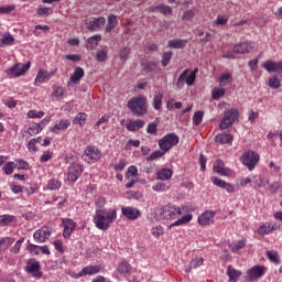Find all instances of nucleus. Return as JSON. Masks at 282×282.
<instances>
[{
    "instance_id": "obj_51",
    "label": "nucleus",
    "mask_w": 282,
    "mask_h": 282,
    "mask_svg": "<svg viewBox=\"0 0 282 282\" xmlns=\"http://www.w3.org/2000/svg\"><path fill=\"white\" fill-rule=\"evenodd\" d=\"M226 95V89L224 88H215L213 90V99L214 100H217L218 98H221V96H225Z\"/></svg>"
},
{
    "instance_id": "obj_45",
    "label": "nucleus",
    "mask_w": 282,
    "mask_h": 282,
    "mask_svg": "<svg viewBox=\"0 0 282 282\" xmlns=\"http://www.w3.org/2000/svg\"><path fill=\"white\" fill-rule=\"evenodd\" d=\"M14 169H17V164L14 162H8L3 166L6 175H12V173H14Z\"/></svg>"
},
{
    "instance_id": "obj_41",
    "label": "nucleus",
    "mask_w": 282,
    "mask_h": 282,
    "mask_svg": "<svg viewBox=\"0 0 282 282\" xmlns=\"http://www.w3.org/2000/svg\"><path fill=\"white\" fill-rule=\"evenodd\" d=\"M48 191H58L61 188V182L56 178H51L47 183Z\"/></svg>"
},
{
    "instance_id": "obj_21",
    "label": "nucleus",
    "mask_w": 282,
    "mask_h": 282,
    "mask_svg": "<svg viewBox=\"0 0 282 282\" xmlns=\"http://www.w3.org/2000/svg\"><path fill=\"white\" fill-rule=\"evenodd\" d=\"M186 43H188V40L174 39L169 41L167 47H171L172 50H182L186 47Z\"/></svg>"
},
{
    "instance_id": "obj_11",
    "label": "nucleus",
    "mask_w": 282,
    "mask_h": 282,
    "mask_svg": "<svg viewBox=\"0 0 282 282\" xmlns=\"http://www.w3.org/2000/svg\"><path fill=\"white\" fill-rule=\"evenodd\" d=\"M121 213L123 217H126V219H129L130 221H135V219L142 216V213L140 212V209L135 207H129V206L122 207Z\"/></svg>"
},
{
    "instance_id": "obj_13",
    "label": "nucleus",
    "mask_w": 282,
    "mask_h": 282,
    "mask_svg": "<svg viewBox=\"0 0 282 282\" xmlns=\"http://www.w3.org/2000/svg\"><path fill=\"white\" fill-rule=\"evenodd\" d=\"M83 174V167L76 163L68 167L67 180L68 182H76Z\"/></svg>"
},
{
    "instance_id": "obj_22",
    "label": "nucleus",
    "mask_w": 282,
    "mask_h": 282,
    "mask_svg": "<svg viewBox=\"0 0 282 282\" xmlns=\"http://www.w3.org/2000/svg\"><path fill=\"white\" fill-rule=\"evenodd\" d=\"M98 272H100L99 265H88L78 273V276H85L87 274H98Z\"/></svg>"
},
{
    "instance_id": "obj_12",
    "label": "nucleus",
    "mask_w": 282,
    "mask_h": 282,
    "mask_svg": "<svg viewBox=\"0 0 282 282\" xmlns=\"http://www.w3.org/2000/svg\"><path fill=\"white\" fill-rule=\"evenodd\" d=\"M265 267L264 265H254L247 271L249 281H257V279H261L263 274H265Z\"/></svg>"
},
{
    "instance_id": "obj_15",
    "label": "nucleus",
    "mask_w": 282,
    "mask_h": 282,
    "mask_svg": "<svg viewBox=\"0 0 282 282\" xmlns=\"http://www.w3.org/2000/svg\"><path fill=\"white\" fill-rule=\"evenodd\" d=\"M72 124L69 119H62L55 123V126L50 128L51 133H58V131H67Z\"/></svg>"
},
{
    "instance_id": "obj_35",
    "label": "nucleus",
    "mask_w": 282,
    "mask_h": 282,
    "mask_svg": "<svg viewBox=\"0 0 282 282\" xmlns=\"http://www.w3.org/2000/svg\"><path fill=\"white\" fill-rule=\"evenodd\" d=\"M46 78H50L47 72L40 70L35 77V85H42V83H45Z\"/></svg>"
},
{
    "instance_id": "obj_57",
    "label": "nucleus",
    "mask_w": 282,
    "mask_h": 282,
    "mask_svg": "<svg viewBox=\"0 0 282 282\" xmlns=\"http://www.w3.org/2000/svg\"><path fill=\"white\" fill-rule=\"evenodd\" d=\"M159 12H161V14H165V15L173 14V9H171L170 6L160 4Z\"/></svg>"
},
{
    "instance_id": "obj_4",
    "label": "nucleus",
    "mask_w": 282,
    "mask_h": 282,
    "mask_svg": "<svg viewBox=\"0 0 282 282\" xmlns=\"http://www.w3.org/2000/svg\"><path fill=\"white\" fill-rule=\"evenodd\" d=\"M240 162L243 166H247L249 171H254V167L259 164V153L249 150L241 155Z\"/></svg>"
},
{
    "instance_id": "obj_24",
    "label": "nucleus",
    "mask_w": 282,
    "mask_h": 282,
    "mask_svg": "<svg viewBox=\"0 0 282 282\" xmlns=\"http://www.w3.org/2000/svg\"><path fill=\"white\" fill-rule=\"evenodd\" d=\"M156 177L162 182L171 180V177H173V171H171V169H162L158 172Z\"/></svg>"
},
{
    "instance_id": "obj_3",
    "label": "nucleus",
    "mask_w": 282,
    "mask_h": 282,
    "mask_svg": "<svg viewBox=\"0 0 282 282\" xmlns=\"http://www.w3.org/2000/svg\"><path fill=\"white\" fill-rule=\"evenodd\" d=\"M160 219H175L182 215V208L178 206L169 204L159 209Z\"/></svg>"
},
{
    "instance_id": "obj_19",
    "label": "nucleus",
    "mask_w": 282,
    "mask_h": 282,
    "mask_svg": "<svg viewBox=\"0 0 282 282\" xmlns=\"http://www.w3.org/2000/svg\"><path fill=\"white\" fill-rule=\"evenodd\" d=\"M224 161L221 160H217L214 163V171L218 174V175H223L225 177H228V175H230V169L228 167H224Z\"/></svg>"
},
{
    "instance_id": "obj_26",
    "label": "nucleus",
    "mask_w": 282,
    "mask_h": 282,
    "mask_svg": "<svg viewBox=\"0 0 282 282\" xmlns=\"http://www.w3.org/2000/svg\"><path fill=\"white\" fill-rule=\"evenodd\" d=\"M162 98H164V94H162V93L154 95V98L152 101V107L156 111H160V109H162Z\"/></svg>"
},
{
    "instance_id": "obj_50",
    "label": "nucleus",
    "mask_w": 282,
    "mask_h": 282,
    "mask_svg": "<svg viewBox=\"0 0 282 282\" xmlns=\"http://www.w3.org/2000/svg\"><path fill=\"white\" fill-rule=\"evenodd\" d=\"M232 78V75L230 73L221 74L219 77L220 87H226L228 80Z\"/></svg>"
},
{
    "instance_id": "obj_28",
    "label": "nucleus",
    "mask_w": 282,
    "mask_h": 282,
    "mask_svg": "<svg viewBox=\"0 0 282 282\" xmlns=\"http://www.w3.org/2000/svg\"><path fill=\"white\" fill-rule=\"evenodd\" d=\"M118 54H119L120 61H122L123 63H127V61H129V56L131 54V48L129 46H124L119 50Z\"/></svg>"
},
{
    "instance_id": "obj_44",
    "label": "nucleus",
    "mask_w": 282,
    "mask_h": 282,
    "mask_svg": "<svg viewBox=\"0 0 282 282\" xmlns=\"http://www.w3.org/2000/svg\"><path fill=\"white\" fill-rule=\"evenodd\" d=\"M267 257L269 261H272V263H280L281 260L279 259V252L271 250L267 252Z\"/></svg>"
},
{
    "instance_id": "obj_54",
    "label": "nucleus",
    "mask_w": 282,
    "mask_h": 282,
    "mask_svg": "<svg viewBox=\"0 0 282 282\" xmlns=\"http://www.w3.org/2000/svg\"><path fill=\"white\" fill-rule=\"evenodd\" d=\"M23 241H25L24 238L19 239L15 245L11 248V252H14V254H19L21 251V246L23 245Z\"/></svg>"
},
{
    "instance_id": "obj_42",
    "label": "nucleus",
    "mask_w": 282,
    "mask_h": 282,
    "mask_svg": "<svg viewBox=\"0 0 282 282\" xmlns=\"http://www.w3.org/2000/svg\"><path fill=\"white\" fill-rule=\"evenodd\" d=\"M171 58H173V52L167 51L163 53L162 61H161L162 67H166V65L171 63Z\"/></svg>"
},
{
    "instance_id": "obj_17",
    "label": "nucleus",
    "mask_w": 282,
    "mask_h": 282,
    "mask_svg": "<svg viewBox=\"0 0 282 282\" xmlns=\"http://www.w3.org/2000/svg\"><path fill=\"white\" fill-rule=\"evenodd\" d=\"M63 227H64V232L63 237L67 239L74 232V228H76V223L72 220V218H65L62 220Z\"/></svg>"
},
{
    "instance_id": "obj_7",
    "label": "nucleus",
    "mask_w": 282,
    "mask_h": 282,
    "mask_svg": "<svg viewBox=\"0 0 282 282\" xmlns=\"http://www.w3.org/2000/svg\"><path fill=\"white\" fill-rule=\"evenodd\" d=\"M83 158L88 163L98 162L102 158V152L94 145H88L84 151Z\"/></svg>"
},
{
    "instance_id": "obj_56",
    "label": "nucleus",
    "mask_w": 282,
    "mask_h": 282,
    "mask_svg": "<svg viewBox=\"0 0 282 282\" xmlns=\"http://www.w3.org/2000/svg\"><path fill=\"white\" fill-rule=\"evenodd\" d=\"M192 19H195L194 10H187L183 13L182 21H191Z\"/></svg>"
},
{
    "instance_id": "obj_23",
    "label": "nucleus",
    "mask_w": 282,
    "mask_h": 282,
    "mask_svg": "<svg viewBox=\"0 0 282 282\" xmlns=\"http://www.w3.org/2000/svg\"><path fill=\"white\" fill-rule=\"evenodd\" d=\"M227 274L229 276V282H237V279H239V276H241V271L236 270L235 268H232V265H228Z\"/></svg>"
},
{
    "instance_id": "obj_30",
    "label": "nucleus",
    "mask_w": 282,
    "mask_h": 282,
    "mask_svg": "<svg viewBox=\"0 0 282 282\" xmlns=\"http://www.w3.org/2000/svg\"><path fill=\"white\" fill-rule=\"evenodd\" d=\"M116 25H118V19L116 18V15L110 14L108 17V24L106 25V32H111V30H113Z\"/></svg>"
},
{
    "instance_id": "obj_43",
    "label": "nucleus",
    "mask_w": 282,
    "mask_h": 282,
    "mask_svg": "<svg viewBox=\"0 0 282 282\" xmlns=\"http://www.w3.org/2000/svg\"><path fill=\"white\" fill-rule=\"evenodd\" d=\"M204 120V112L203 111H196L193 116V122L195 127H199L202 124V121Z\"/></svg>"
},
{
    "instance_id": "obj_31",
    "label": "nucleus",
    "mask_w": 282,
    "mask_h": 282,
    "mask_svg": "<svg viewBox=\"0 0 282 282\" xmlns=\"http://www.w3.org/2000/svg\"><path fill=\"white\" fill-rule=\"evenodd\" d=\"M41 131H43L41 123H33L29 127L28 133L29 135H37Z\"/></svg>"
},
{
    "instance_id": "obj_33",
    "label": "nucleus",
    "mask_w": 282,
    "mask_h": 282,
    "mask_svg": "<svg viewBox=\"0 0 282 282\" xmlns=\"http://www.w3.org/2000/svg\"><path fill=\"white\" fill-rule=\"evenodd\" d=\"M191 219H193V215L187 214L183 217H181L178 220L174 221L170 228H173L175 226H182V224H188V221H191Z\"/></svg>"
},
{
    "instance_id": "obj_14",
    "label": "nucleus",
    "mask_w": 282,
    "mask_h": 282,
    "mask_svg": "<svg viewBox=\"0 0 282 282\" xmlns=\"http://www.w3.org/2000/svg\"><path fill=\"white\" fill-rule=\"evenodd\" d=\"M105 23H107V20L105 19V17H100V18H94L93 20H89L87 22V29L90 32H98V30H100V28H105Z\"/></svg>"
},
{
    "instance_id": "obj_20",
    "label": "nucleus",
    "mask_w": 282,
    "mask_h": 282,
    "mask_svg": "<svg viewBox=\"0 0 282 282\" xmlns=\"http://www.w3.org/2000/svg\"><path fill=\"white\" fill-rule=\"evenodd\" d=\"M253 47H254V44L243 42V43L236 44L234 46V52H236V54H248L250 50H252Z\"/></svg>"
},
{
    "instance_id": "obj_64",
    "label": "nucleus",
    "mask_w": 282,
    "mask_h": 282,
    "mask_svg": "<svg viewBox=\"0 0 282 282\" xmlns=\"http://www.w3.org/2000/svg\"><path fill=\"white\" fill-rule=\"evenodd\" d=\"M96 56H97L98 63H105L107 61V52L105 51L97 52Z\"/></svg>"
},
{
    "instance_id": "obj_29",
    "label": "nucleus",
    "mask_w": 282,
    "mask_h": 282,
    "mask_svg": "<svg viewBox=\"0 0 282 282\" xmlns=\"http://www.w3.org/2000/svg\"><path fill=\"white\" fill-rule=\"evenodd\" d=\"M14 43V36L12 34L7 33L0 39V44L2 47H8V45H12Z\"/></svg>"
},
{
    "instance_id": "obj_39",
    "label": "nucleus",
    "mask_w": 282,
    "mask_h": 282,
    "mask_svg": "<svg viewBox=\"0 0 282 282\" xmlns=\"http://www.w3.org/2000/svg\"><path fill=\"white\" fill-rule=\"evenodd\" d=\"M15 169H18L19 171H28V169H30V163H28V161L23 159L15 160Z\"/></svg>"
},
{
    "instance_id": "obj_36",
    "label": "nucleus",
    "mask_w": 282,
    "mask_h": 282,
    "mask_svg": "<svg viewBox=\"0 0 282 282\" xmlns=\"http://www.w3.org/2000/svg\"><path fill=\"white\" fill-rule=\"evenodd\" d=\"M258 235H270L271 231V227H270V223H264L263 225H261L258 229H257Z\"/></svg>"
},
{
    "instance_id": "obj_2",
    "label": "nucleus",
    "mask_w": 282,
    "mask_h": 282,
    "mask_svg": "<svg viewBox=\"0 0 282 282\" xmlns=\"http://www.w3.org/2000/svg\"><path fill=\"white\" fill-rule=\"evenodd\" d=\"M177 144H180V137H177L175 132L165 134L159 141V147L161 151H164V153H166L167 151H171V149H173V147H177Z\"/></svg>"
},
{
    "instance_id": "obj_16",
    "label": "nucleus",
    "mask_w": 282,
    "mask_h": 282,
    "mask_svg": "<svg viewBox=\"0 0 282 282\" xmlns=\"http://www.w3.org/2000/svg\"><path fill=\"white\" fill-rule=\"evenodd\" d=\"M215 212L206 210L198 217V224L200 226H210L213 224V219H215Z\"/></svg>"
},
{
    "instance_id": "obj_5",
    "label": "nucleus",
    "mask_w": 282,
    "mask_h": 282,
    "mask_svg": "<svg viewBox=\"0 0 282 282\" xmlns=\"http://www.w3.org/2000/svg\"><path fill=\"white\" fill-rule=\"evenodd\" d=\"M239 118V110L232 108L224 113V119L219 123V129L226 130L229 129V127H232L235 124V121Z\"/></svg>"
},
{
    "instance_id": "obj_40",
    "label": "nucleus",
    "mask_w": 282,
    "mask_h": 282,
    "mask_svg": "<svg viewBox=\"0 0 282 282\" xmlns=\"http://www.w3.org/2000/svg\"><path fill=\"white\" fill-rule=\"evenodd\" d=\"M256 21H257L256 24L259 25V28H264V25H268L270 18L263 14H260L256 18Z\"/></svg>"
},
{
    "instance_id": "obj_47",
    "label": "nucleus",
    "mask_w": 282,
    "mask_h": 282,
    "mask_svg": "<svg viewBox=\"0 0 282 282\" xmlns=\"http://www.w3.org/2000/svg\"><path fill=\"white\" fill-rule=\"evenodd\" d=\"M37 14L39 17H50L52 14V9L43 6L37 7Z\"/></svg>"
},
{
    "instance_id": "obj_9",
    "label": "nucleus",
    "mask_w": 282,
    "mask_h": 282,
    "mask_svg": "<svg viewBox=\"0 0 282 282\" xmlns=\"http://www.w3.org/2000/svg\"><path fill=\"white\" fill-rule=\"evenodd\" d=\"M30 62H26L25 64L18 63L13 67L7 69V74L9 76H15L17 78H19V76H23V74H25V72L30 69Z\"/></svg>"
},
{
    "instance_id": "obj_49",
    "label": "nucleus",
    "mask_w": 282,
    "mask_h": 282,
    "mask_svg": "<svg viewBox=\"0 0 282 282\" xmlns=\"http://www.w3.org/2000/svg\"><path fill=\"white\" fill-rule=\"evenodd\" d=\"M102 36L101 35H93L88 37L87 43L88 45L94 48L96 45H98V41H101Z\"/></svg>"
},
{
    "instance_id": "obj_52",
    "label": "nucleus",
    "mask_w": 282,
    "mask_h": 282,
    "mask_svg": "<svg viewBox=\"0 0 282 282\" xmlns=\"http://www.w3.org/2000/svg\"><path fill=\"white\" fill-rule=\"evenodd\" d=\"M106 219L109 221V224H113L116 221L117 218V212L116 209H111L109 210L106 215H105Z\"/></svg>"
},
{
    "instance_id": "obj_37",
    "label": "nucleus",
    "mask_w": 282,
    "mask_h": 282,
    "mask_svg": "<svg viewBox=\"0 0 282 282\" xmlns=\"http://www.w3.org/2000/svg\"><path fill=\"white\" fill-rule=\"evenodd\" d=\"M87 120V113L85 112H79L73 120V124H80V127H83V124L85 123V121Z\"/></svg>"
},
{
    "instance_id": "obj_25",
    "label": "nucleus",
    "mask_w": 282,
    "mask_h": 282,
    "mask_svg": "<svg viewBox=\"0 0 282 282\" xmlns=\"http://www.w3.org/2000/svg\"><path fill=\"white\" fill-rule=\"evenodd\" d=\"M14 243V239L7 237V238H2L0 240V254L2 252H6V250H8V248H10V246Z\"/></svg>"
},
{
    "instance_id": "obj_58",
    "label": "nucleus",
    "mask_w": 282,
    "mask_h": 282,
    "mask_svg": "<svg viewBox=\"0 0 282 282\" xmlns=\"http://www.w3.org/2000/svg\"><path fill=\"white\" fill-rule=\"evenodd\" d=\"M28 118H43L45 116V112L43 111H36V110H30L26 113Z\"/></svg>"
},
{
    "instance_id": "obj_59",
    "label": "nucleus",
    "mask_w": 282,
    "mask_h": 282,
    "mask_svg": "<svg viewBox=\"0 0 282 282\" xmlns=\"http://www.w3.org/2000/svg\"><path fill=\"white\" fill-rule=\"evenodd\" d=\"M127 195L129 199H142V192L130 191V192H127Z\"/></svg>"
},
{
    "instance_id": "obj_61",
    "label": "nucleus",
    "mask_w": 282,
    "mask_h": 282,
    "mask_svg": "<svg viewBox=\"0 0 282 282\" xmlns=\"http://www.w3.org/2000/svg\"><path fill=\"white\" fill-rule=\"evenodd\" d=\"M153 65H155V63H145L143 65V68H142V74H151V73H153L154 72Z\"/></svg>"
},
{
    "instance_id": "obj_6",
    "label": "nucleus",
    "mask_w": 282,
    "mask_h": 282,
    "mask_svg": "<svg viewBox=\"0 0 282 282\" xmlns=\"http://www.w3.org/2000/svg\"><path fill=\"white\" fill-rule=\"evenodd\" d=\"M24 272H28V274H31L34 279H41V276H43V272H41V262L36 259H29L24 267Z\"/></svg>"
},
{
    "instance_id": "obj_62",
    "label": "nucleus",
    "mask_w": 282,
    "mask_h": 282,
    "mask_svg": "<svg viewBox=\"0 0 282 282\" xmlns=\"http://www.w3.org/2000/svg\"><path fill=\"white\" fill-rule=\"evenodd\" d=\"M163 229L162 227H154L151 229V234L155 237V239H160V237H162L163 235Z\"/></svg>"
},
{
    "instance_id": "obj_48",
    "label": "nucleus",
    "mask_w": 282,
    "mask_h": 282,
    "mask_svg": "<svg viewBox=\"0 0 282 282\" xmlns=\"http://www.w3.org/2000/svg\"><path fill=\"white\" fill-rule=\"evenodd\" d=\"M269 87L271 89H279V87H281V80H279V77L273 76L269 78Z\"/></svg>"
},
{
    "instance_id": "obj_10",
    "label": "nucleus",
    "mask_w": 282,
    "mask_h": 282,
    "mask_svg": "<svg viewBox=\"0 0 282 282\" xmlns=\"http://www.w3.org/2000/svg\"><path fill=\"white\" fill-rule=\"evenodd\" d=\"M94 219H95L96 227L99 230H108V228L111 226V224L105 216V212L102 210H97V214Z\"/></svg>"
},
{
    "instance_id": "obj_63",
    "label": "nucleus",
    "mask_w": 282,
    "mask_h": 282,
    "mask_svg": "<svg viewBox=\"0 0 282 282\" xmlns=\"http://www.w3.org/2000/svg\"><path fill=\"white\" fill-rule=\"evenodd\" d=\"M135 177L138 176V167H135L134 165H131L128 167V172H127V177Z\"/></svg>"
},
{
    "instance_id": "obj_53",
    "label": "nucleus",
    "mask_w": 282,
    "mask_h": 282,
    "mask_svg": "<svg viewBox=\"0 0 282 282\" xmlns=\"http://www.w3.org/2000/svg\"><path fill=\"white\" fill-rule=\"evenodd\" d=\"M191 268L195 270V268H202L204 265V258H195L191 262Z\"/></svg>"
},
{
    "instance_id": "obj_46",
    "label": "nucleus",
    "mask_w": 282,
    "mask_h": 282,
    "mask_svg": "<svg viewBox=\"0 0 282 282\" xmlns=\"http://www.w3.org/2000/svg\"><path fill=\"white\" fill-rule=\"evenodd\" d=\"M11 221H14V216L12 215L0 216V226H8V224H11Z\"/></svg>"
},
{
    "instance_id": "obj_1",
    "label": "nucleus",
    "mask_w": 282,
    "mask_h": 282,
    "mask_svg": "<svg viewBox=\"0 0 282 282\" xmlns=\"http://www.w3.org/2000/svg\"><path fill=\"white\" fill-rule=\"evenodd\" d=\"M128 109H130L132 116L137 118H142L149 111V105L147 104V98L142 95L132 97L128 104Z\"/></svg>"
},
{
    "instance_id": "obj_8",
    "label": "nucleus",
    "mask_w": 282,
    "mask_h": 282,
    "mask_svg": "<svg viewBox=\"0 0 282 282\" xmlns=\"http://www.w3.org/2000/svg\"><path fill=\"white\" fill-rule=\"evenodd\" d=\"M50 237H52V228L47 226H43L33 234V239L37 243H45Z\"/></svg>"
},
{
    "instance_id": "obj_18",
    "label": "nucleus",
    "mask_w": 282,
    "mask_h": 282,
    "mask_svg": "<svg viewBox=\"0 0 282 282\" xmlns=\"http://www.w3.org/2000/svg\"><path fill=\"white\" fill-rule=\"evenodd\" d=\"M84 76H85V70L83 69V67L80 66L75 67L73 75L69 77L68 85H78V82Z\"/></svg>"
},
{
    "instance_id": "obj_32",
    "label": "nucleus",
    "mask_w": 282,
    "mask_h": 282,
    "mask_svg": "<svg viewBox=\"0 0 282 282\" xmlns=\"http://www.w3.org/2000/svg\"><path fill=\"white\" fill-rule=\"evenodd\" d=\"M197 72H199L198 68H195L194 70H192L189 73V75H187V77L185 78V83L186 85H188V87H192V85L195 84V78H197Z\"/></svg>"
},
{
    "instance_id": "obj_38",
    "label": "nucleus",
    "mask_w": 282,
    "mask_h": 282,
    "mask_svg": "<svg viewBox=\"0 0 282 282\" xmlns=\"http://www.w3.org/2000/svg\"><path fill=\"white\" fill-rule=\"evenodd\" d=\"M166 152H164L163 150H155L154 152H152L148 158L147 161L148 162H153V160H158L160 158H162Z\"/></svg>"
},
{
    "instance_id": "obj_60",
    "label": "nucleus",
    "mask_w": 282,
    "mask_h": 282,
    "mask_svg": "<svg viewBox=\"0 0 282 282\" xmlns=\"http://www.w3.org/2000/svg\"><path fill=\"white\" fill-rule=\"evenodd\" d=\"M147 132L150 133L151 135H155L158 133V123L152 122L148 124Z\"/></svg>"
},
{
    "instance_id": "obj_34",
    "label": "nucleus",
    "mask_w": 282,
    "mask_h": 282,
    "mask_svg": "<svg viewBox=\"0 0 282 282\" xmlns=\"http://www.w3.org/2000/svg\"><path fill=\"white\" fill-rule=\"evenodd\" d=\"M118 272H120V274H129V272H131V264L127 261H122L118 265Z\"/></svg>"
},
{
    "instance_id": "obj_55",
    "label": "nucleus",
    "mask_w": 282,
    "mask_h": 282,
    "mask_svg": "<svg viewBox=\"0 0 282 282\" xmlns=\"http://www.w3.org/2000/svg\"><path fill=\"white\" fill-rule=\"evenodd\" d=\"M17 6L9 4L6 7H0V14H10V12H13L15 10Z\"/></svg>"
},
{
    "instance_id": "obj_27",
    "label": "nucleus",
    "mask_w": 282,
    "mask_h": 282,
    "mask_svg": "<svg viewBox=\"0 0 282 282\" xmlns=\"http://www.w3.org/2000/svg\"><path fill=\"white\" fill-rule=\"evenodd\" d=\"M216 142H220V144H230L232 142V134L230 133H223L216 135Z\"/></svg>"
}]
</instances>
